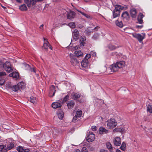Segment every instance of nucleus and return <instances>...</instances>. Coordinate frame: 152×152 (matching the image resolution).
<instances>
[{"mask_svg": "<svg viewBox=\"0 0 152 152\" xmlns=\"http://www.w3.org/2000/svg\"><path fill=\"white\" fill-rule=\"evenodd\" d=\"M118 69L119 68L118 66L116 63H115L110 65V67L107 68L105 66L102 67L100 69V72L102 73H103L107 71L108 73H111L116 72Z\"/></svg>", "mask_w": 152, "mask_h": 152, "instance_id": "nucleus-1", "label": "nucleus"}, {"mask_svg": "<svg viewBox=\"0 0 152 152\" xmlns=\"http://www.w3.org/2000/svg\"><path fill=\"white\" fill-rule=\"evenodd\" d=\"M1 66H3L4 70L8 72H10L13 70L10 63L9 61H6L4 64L0 61V67Z\"/></svg>", "mask_w": 152, "mask_h": 152, "instance_id": "nucleus-2", "label": "nucleus"}, {"mask_svg": "<svg viewBox=\"0 0 152 152\" xmlns=\"http://www.w3.org/2000/svg\"><path fill=\"white\" fill-rule=\"evenodd\" d=\"M117 123L115 119L111 118L107 121V126L109 129H112L117 125Z\"/></svg>", "mask_w": 152, "mask_h": 152, "instance_id": "nucleus-3", "label": "nucleus"}, {"mask_svg": "<svg viewBox=\"0 0 152 152\" xmlns=\"http://www.w3.org/2000/svg\"><path fill=\"white\" fill-rule=\"evenodd\" d=\"M90 64L88 60H83L81 63L80 69L86 71H88V69L90 68Z\"/></svg>", "mask_w": 152, "mask_h": 152, "instance_id": "nucleus-4", "label": "nucleus"}, {"mask_svg": "<svg viewBox=\"0 0 152 152\" xmlns=\"http://www.w3.org/2000/svg\"><path fill=\"white\" fill-rule=\"evenodd\" d=\"M121 6L119 5H117L115 7L113 12V17L115 18L120 15V9H122Z\"/></svg>", "mask_w": 152, "mask_h": 152, "instance_id": "nucleus-5", "label": "nucleus"}, {"mask_svg": "<svg viewBox=\"0 0 152 152\" xmlns=\"http://www.w3.org/2000/svg\"><path fill=\"white\" fill-rule=\"evenodd\" d=\"M70 61L71 64L73 66L78 65L79 64V62L76 58L75 55L70 54L69 55Z\"/></svg>", "mask_w": 152, "mask_h": 152, "instance_id": "nucleus-6", "label": "nucleus"}, {"mask_svg": "<svg viewBox=\"0 0 152 152\" xmlns=\"http://www.w3.org/2000/svg\"><path fill=\"white\" fill-rule=\"evenodd\" d=\"M131 34L134 37L137 39L140 42H141L142 41V40L144 39L145 36L144 33L142 35L140 34L132 33Z\"/></svg>", "mask_w": 152, "mask_h": 152, "instance_id": "nucleus-7", "label": "nucleus"}, {"mask_svg": "<svg viewBox=\"0 0 152 152\" xmlns=\"http://www.w3.org/2000/svg\"><path fill=\"white\" fill-rule=\"evenodd\" d=\"M79 33L78 31L76 29H75L73 31L72 38L73 40L76 41L79 39Z\"/></svg>", "mask_w": 152, "mask_h": 152, "instance_id": "nucleus-8", "label": "nucleus"}, {"mask_svg": "<svg viewBox=\"0 0 152 152\" xmlns=\"http://www.w3.org/2000/svg\"><path fill=\"white\" fill-rule=\"evenodd\" d=\"M95 139V135L91 132H89V134H87V140L89 142H92Z\"/></svg>", "mask_w": 152, "mask_h": 152, "instance_id": "nucleus-9", "label": "nucleus"}, {"mask_svg": "<svg viewBox=\"0 0 152 152\" xmlns=\"http://www.w3.org/2000/svg\"><path fill=\"white\" fill-rule=\"evenodd\" d=\"M62 104L61 101L60 100L53 102L52 104V106L54 109L60 107L61 106Z\"/></svg>", "mask_w": 152, "mask_h": 152, "instance_id": "nucleus-10", "label": "nucleus"}, {"mask_svg": "<svg viewBox=\"0 0 152 152\" xmlns=\"http://www.w3.org/2000/svg\"><path fill=\"white\" fill-rule=\"evenodd\" d=\"M55 87L53 85L51 86L50 88V91L49 92V96L50 97L53 96L55 93Z\"/></svg>", "mask_w": 152, "mask_h": 152, "instance_id": "nucleus-11", "label": "nucleus"}, {"mask_svg": "<svg viewBox=\"0 0 152 152\" xmlns=\"http://www.w3.org/2000/svg\"><path fill=\"white\" fill-rule=\"evenodd\" d=\"M44 39V45L42 47V49H44L45 50L47 51L48 49V46L49 43L48 42L47 39L45 38Z\"/></svg>", "mask_w": 152, "mask_h": 152, "instance_id": "nucleus-12", "label": "nucleus"}, {"mask_svg": "<svg viewBox=\"0 0 152 152\" xmlns=\"http://www.w3.org/2000/svg\"><path fill=\"white\" fill-rule=\"evenodd\" d=\"M114 145L116 146H119L121 144V139L118 137L115 138L113 140Z\"/></svg>", "mask_w": 152, "mask_h": 152, "instance_id": "nucleus-13", "label": "nucleus"}, {"mask_svg": "<svg viewBox=\"0 0 152 152\" xmlns=\"http://www.w3.org/2000/svg\"><path fill=\"white\" fill-rule=\"evenodd\" d=\"M108 48L110 50H113L119 47L118 45H115L112 43L109 44L107 46Z\"/></svg>", "mask_w": 152, "mask_h": 152, "instance_id": "nucleus-14", "label": "nucleus"}, {"mask_svg": "<svg viewBox=\"0 0 152 152\" xmlns=\"http://www.w3.org/2000/svg\"><path fill=\"white\" fill-rule=\"evenodd\" d=\"M9 76L16 79H18L19 77L18 73L16 72H13L11 73L10 74Z\"/></svg>", "mask_w": 152, "mask_h": 152, "instance_id": "nucleus-15", "label": "nucleus"}, {"mask_svg": "<svg viewBox=\"0 0 152 152\" xmlns=\"http://www.w3.org/2000/svg\"><path fill=\"white\" fill-rule=\"evenodd\" d=\"M75 13L72 11H70L67 14V18L69 19H71L74 18L75 16Z\"/></svg>", "mask_w": 152, "mask_h": 152, "instance_id": "nucleus-16", "label": "nucleus"}, {"mask_svg": "<svg viewBox=\"0 0 152 152\" xmlns=\"http://www.w3.org/2000/svg\"><path fill=\"white\" fill-rule=\"evenodd\" d=\"M108 131L102 127H100L99 129V133L101 134H107L108 133Z\"/></svg>", "mask_w": 152, "mask_h": 152, "instance_id": "nucleus-17", "label": "nucleus"}, {"mask_svg": "<svg viewBox=\"0 0 152 152\" xmlns=\"http://www.w3.org/2000/svg\"><path fill=\"white\" fill-rule=\"evenodd\" d=\"M130 13L132 17L133 18H135L136 16L137 11L135 8H133L131 10Z\"/></svg>", "mask_w": 152, "mask_h": 152, "instance_id": "nucleus-18", "label": "nucleus"}, {"mask_svg": "<svg viewBox=\"0 0 152 152\" xmlns=\"http://www.w3.org/2000/svg\"><path fill=\"white\" fill-rule=\"evenodd\" d=\"M118 66L119 69L123 68L125 66V62L124 61H120L116 63Z\"/></svg>", "mask_w": 152, "mask_h": 152, "instance_id": "nucleus-19", "label": "nucleus"}, {"mask_svg": "<svg viewBox=\"0 0 152 152\" xmlns=\"http://www.w3.org/2000/svg\"><path fill=\"white\" fill-rule=\"evenodd\" d=\"M17 85L19 87V89H23L25 88V84L23 82L18 83Z\"/></svg>", "mask_w": 152, "mask_h": 152, "instance_id": "nucleus-20", "label": "nucleus"}, {"mask_svg": "<svg viewBox=\"0 0 152 152\" xmlns=\"http://www.w3.org/2000/svg\"><path fill=\"white\" fill-rule=\"evenodd\" d=\"M75 54L76 56L78 57H82L83 55V52L79 50L75 51Z\"/></svg>", "mask_w": 152, "mask_h": 152, "instance_id": "nucleus-21", "label": "nucleus"}, {"mask_svg": "<svg viewBox=\"0 0 152 152\" xmlns=\"http://www.w3.org/2000/svg\"><path fill=\"white\" fill-rule=\"evenodd\" d=\"M75 103L73 101H70L67 103L68 107L69 109H71L74 106Z\"/></svg>", "mask_w": 152, "mask_h": 152, "instance_id": "nucleus-22", "label": "nucleus"}, {"mask_svg": "<svg viewBox=\"0 0 152 152\" xmlns=\"http://www.w3.org/2000/svg\"><path fill=\"white\" fill-rule=\"evenodd\" d=\"M57 114L58 118L60 119H62L64 117V112L61 110L58 111Z\"/></svg>", "mask_w": 152, "mask_h": 152, "instance_id": "nucleus-23", "label": "nucleus"}, {"mask_svg": "<svg viewBox=\"0 0 152 152\" xmlns=\"http://www.w3.org/2000/svg\"><path fill=\"white\" fill-rule=\"evenodd\" d=\"M0 151L1 152H7L6 146L5 145H0Z\"/></svg>", "mask_w": 152, "mask_h": 152, "instance_id": "nucleus-24", "label": "nucleus"}, {"mask_svg": "<svg viewBox=\"0 0 152 152\" xmlns=\"http://www.w3.org/2000/svg\"><path fill=\"white\" fill-rule=\"evenodd\" d=\"M14 146V144L13 142H9V143L7 145V147H6V149H7V150H10L13 148Z\"/></svg>", "mask_w": 152, "mask_h": 152, "instance_id": "nucleus-25", "label": "nucleus"}, {"mask_svg": "<svg viewBox=\"0 0 152 152\" xmlns=\"http://www.w3.org/2000/svg\"><path fill=\"white\" fill-rule=\"evenodd\" d=\"M19 9L21 11H24L27 10V8L25 4H23L19 7Z\"/></svg>", "mask_w": 152, "mask_h": 152, "instance_id": "nucleus-26", "label": "nucleus"}, {"mask_svg": "<svg viewBox=\"0 0 152 152\" xmlns=\"http://www.w3.org/2000/svg\"><path fill=\"white\" fill-rule=\"evenodd\" d=\"M29 100L33 104L36 103L37 101L36 98L33 96H31Z\"/></svg>", "mask_w": 152, "mask_h": 152, "instance_id": "nucleus-27", "label": "nucleus"}, {"mask_svg": "<svg viewBox=\"0 0 152 152\" xmlns=\"http://www.w3.org/2000/svg\"><path fill=\"white\" fill-rule=\"evenodd\" d=\"M17 85H15L11 87V89L14 91L16 92L19 90V87Z\"/></svg>", "mask_w": 152, "mask_h": 152, "instance_id": "nucleus-28", "label": "nucleus"}, {"mask_svg": "<svg viewBox=\"0 0 152 152\" xmlns=\"http://www.w3.org/2000/svg\"><path fill=\"white\" fill-rule=\"evenodd\" d=\"M80 96V94L79 93H75L73 96V98L75 99L79 98Z\"/></svg>", "mask_w": 152, "mask_h": 152, "instance_id": "nucleus-29", "label": "nucleus"}, {"mask_svg": "<svg viewBox=\"0 0 152 152\" xmlns=\"http://www.w3.org/2000/svg\"><path fill=\"white\" fill-rule=\"evenodd\" d=\"M129 14L128 12L126 11L123 12L121 15V17L124 18H127L129 17Z\"/></svg>", "mask_w": 152, "mask_h": 152, "instance_id": "nucleus-30", "label": "nucleus"}, {"mask_svg": "<svg viewBox=\"0 0 152 152\" xmlns=\"http://www.w3.org/2000/svg\"><path fill=\"white\" fill-rule=\"evenodd\" d=\"M115 23L117 26L120 28H122L123 26V24L122 22H119L118 20L116 21Z\"/></svg>", "mask_w": 152, "mask_h": 152, "instance_id": "nucleus-31", "label": "nucleus"}, {"mask_svg": "<svg viewBox=\"0 0 152 152\" xmlns=\"http://www.w3.org/2000/svg\"><path fill=\"white\" fill-rule=\"evenodd\" d=\"M147 110L148 112L152 113V105H148L147 107Z\"/></svg>", "mask_w": 152, "mask_h": 152, "instance_id": "nucleus-32", "label": "nucleus"}, {"mask_svg": "<svg viewBox=\"0 0 152 152\" xmlns=\"http://www.w3.org/2000/svg\"><path fill=\"white\" fill-rule=\"evenodd\" d=\"M126 144L124 142H123L122 144L120 147V148L123 151H124L126 148Z\"/></svg>", "mask_w": 152, "mask_h": 152, "instance_id": "nucleus-33", "label": "nucleus"}, {"mask_svg": "<svg viewBox=\"0 0 152 152\" xmlns=\"http://www.w3.org/2000/svg\"><path fill=\"white\" fill-rule=\"evenodd\" d=\"M107 148L109 150H112L113 148L111 143L109 142H107L106 144Z\"/></svg>", "mask_w": 152, "mask_h": 152, "instance_id": "nucleus-34", "label": "nucleus"}, {"mask_svg": "<svg viewBox=\"0 0 152 152\" xmlns=\"http://www.w3.org/2000/svg\"><path fill=\"white\" fill-rule=\"evenodd\" d=\"M69 96L68 95H67L62 100V99L61 100V102L62 103H64V102H65L67 100H68L69 99Z\"/></svg>", "mask_w": 152, "mask_h": 152, "instance_id": "nucleus-35", "label": "nucleus"}, {"mask_svg": "<svg viewBox=\"0 0 152 152\" xmlns=\"http://www.w3.org/2000/svg\"><path fill=\"white\" fill-rule=\"evenodd\" d=\"M25 2L27 4L28 6V7H30L32 4L31 3V0H24Z\"/></svg>", "mask_w": 152, "mask_h": 152, "instance_id": "nucleus-36", "label": "nucleus"}, {"mask_svg": "<svg viewBox=\"0 0 152 152\" xmlns=\"http://www.w3.org/2000/svg\"><path fill=\"white\" fill-rule=\"evenodd\" d=\"M17 150L18 152H23L24 148L21 146H19L17 147Z\"/></svg>", "mask_w": 152, "mask_h": 152, "instance_id": "nucleus-37", "label": "nucleus"}, {"mask_svg": "<svg viewBox=\"0 0 152 152\" xmlns=\"http://www.w3.org/2000/svg\"><path fill=\"white\" fill-rule=\"evenodd\" d=\"M82 111L81 110H77L76 112V116L78 118L80 117L82 115Z\"/></svg>", "mask_w": 152, "mask_h": 152, "instance_id": "nucleus-38", "label": "nucleus"}, {"mask_svg": "<svg viewBox=\"0 0 152 152\" xmlns=\"http://www.w3.org/2000/svg\"><path fill=\"white\" fill-rule=\"evenodd\" d=\"M68 26L72 28H75V24L73 22L69 23L68 24Z\"/></svg>", "mask_w": 152, "mask_h": 152, "instance_id": "nucleus-39", "label": "nucleus"}, {"mask_svg": "<svg viewBox=\"0 0 152 152\" xmlns=\"http://www.w3.org/2000/svg\"><path fill=\"white\" fill-rule=\"evenodd\" d=\"M99 35L98 33H95L92 37V38L94 39H96L99 38Z\"/></svg>", "mask_w": 152, "mask_h": 152, "instance_id": "nucleus-40", "label": "nucleus"}, {"mask_svg": "<svg viewBox=\"0 0 152 152\" xmlns=\"http://www.w3.org/2000/svg\"><path fill=\"white\" fill-rule=\"evenodd\" d=\"M86 38L84 36H82L80 39V42L82 43H83L86 40Z\"/></svg>", "mask_w": 152, "mask_h": 152, "instance_id": "nucleus-41", "label": "nucleus"}, {"mask_svg": "<svg viewBox=\"0 0 152 152\" xmlns=\"http://www.w3.org/2000/svg\"><path fill=\"white\" fill-rule=\"evenodd\" d=\"M91 55L90 54H87L86 56L83 60H88V59L91 57Z\"/></svg>", "mask_w": 152, "mask_h": 152, "instance_id": "nucleus-42", "label": "nucleus"}, {"mask_svg": "<svg viewBox=\"0 0 152 152\" xmlns=\"http://www.w3.org/2000/svg\"><path fill=\"white\" fill-rule=\"evenodd\" d=\"M81 14L82 15H83L85 16L87 18L89 19L91 18V16L90 15H89L87 14H86L83 13V12H81Z\"/></svg>", "mask_w": 152, "mask_h": 152, "instance_id": "nucleus-43", "label": "nucleus"}, {"mask_svg": "<svg viewBox=\"0 0 152 152\" xmlns=\"http://www.w3.org/2000/svg\"><path fill=\"white\" fill-rule=\"evenodd\" d=\"M90 29V27L88 28L86 30V33L87 34H90L91 32V30Z\"/></svg>", "mask_w": 152, "mask_h": 152, "instance_id": "nucleus-44", "label": "nucleus"}, {"mask_svg": "<svg viewBox=\"0 0 152 152\" xmlns=\"http://www.w3.org/2000/svg\"><path fill=\"white\" fill-rule=\"evenodd\" d=\"M6 75V73L4 72H0V77H1L2 76Z\"/></svg>", "mask_w": 152, "mask_h": 152, "instance_id": "nucleus-45", "label": "nucleus"}, {"mask_svg": "<svg viewBox=\"0 0 152 152\" xmlns=\"http://www.w3.org/2000/svg\"><path fill=\"white\" fill-rule=\"evenodd\" d=\"M144 15L142 13H140L138 17V18L142 19L144 17Z\"/></svg>", "mask_w": 152, "mask_h": 152, "instance_id": "nucleus-46", "label": "nucleus"}, {"mask_svg": "<svg viewBox=\"0 0 152 152\" xmlns=\"http://www.w3.org/2000/svg\"><path fill=\"white\" fill-rule=\"evenodd\" d=\"M5 82L4 79H0V86L3 85Z\"/></svg>", "mask_w": 152, "mask_h": 152, "instance_id": "nucleus-47", "label": "nucleus"}, {"mask_svg": "<svg viewBox=\"0 0 152 152\" xmlns=\"http://www.w3.org/2000/svg\"><path fill=\"white\" fill-rule=\"evenodd\" d=\"M81 152H88V151L86 150V147H84L82 148V149Z\"/></svg>", "mask_w": 152, "mask_h": 152, "instance_id": "nucleus-48", "label": "nucleus"}, {"mask_svg": "<svg viewBox=\"0 0 152 152\" xmlns=\"http://www.w3.org/2000/svg\"><path fill=\"white\" fill-rule=\"evenodd\" d=\"M137 21L138 23L140 24H142L143 22L142 19L137 18Z\"/></svg>", "mask_w": 152, "mask_h": 152, "instance_id": "nucleus-49", "label": "nucleus"}, {"mask_svg": "<svg viewBox=\"0 0 152 152\" xmlns=\"http://www.w3.org/2000/svg\"><path fill=\"white\" fill-rule=\"evenodd\" d=\"M90 54L92 55V56H96V53L94 51H91Z\"/></svg>", "mask_w": 152, "mask_h": 152, "instance_id": "nucleus-50", "label": "nucleus"}, {"mask_svg": "<svg viewBox=\"0 0 152 152\" xmlns=\"http://www.w3.org/2000/svg\"><path fill=\"white\" fill-rule=\"evenodd\" d=\"M43 26H44L43 24H42L39 27L40 30L41 31H43Z\"/></svg>", "mask_w": 152, "mask_h": 152, "instance_id": "nucleus-51", "label": "nucleus"}, {"mask_svg": "<svg viewBox=\"0 0 152 152\" xmlns=\"http://www.w3.org/2000/svg\"><path fill=\"white\" fill-rule=\"evenodd\" d=\"M29 70H30V71L31 72H34V73H36V70H35V69L34 68H30Z\"/></svg>", "mask_w": 152, "mask_h": 152, "instance_id": "nucleus-52", "label": "nucleus"}, {"mask_svg": "<svg viewBox=\"0 0 152 152\" xmlns=\"http://www.w3.org/2000/svg\"><path fill=\"white\" fill-rule=\"evenodd\" d=\"M77 117L75 115V116H74L73 118V119L72 120V121L73 122H75L76 120L77 119Z\"/></svg>", "mask_w": 152, "mask_h": 152, "instance_id": "nucleus-53", "label": "nucleus"}, {"mask_svg": "<svg viewBox=\"0 0 152 152\" xmlns=\"http://www.w3.org/2000/svg\"><path fill=\"white\" fill-rule=\"evenodd\" d=\"M25 67L27 68V69H29L30 68H31L30 67V66L28 64H26L25 65Z\"/></svg>", "mask_w": 152, "mask_h": 152, "instance_id": "nucleus-54", "label": "nucleus"}, {"mask_svg": "<svg viewBox=\"0 0 152 152\" xmlns=\"http://www.w3.org/2000/svg\"><path fill=\"white\" fill-rule=\"evenodd\" d=\"M91 129L93 131H95L96 130V127L95 126H92L91 127Z\"/></svg>", "mask_w": 152, "mask_h": 152, "instance_id": "nucleus-55", "label": "nucleus"}, {"mask_svg": "<svg viewBox=\"0 0 152 152\" xmlns=\"http://www.w3.org/2000/svg\"><path fill=\"white\" fill-rule=\"evenodd\" d=\"M142 27H143L142 25H141V26L137 25L136 26V28H141Z\"/></svg>", "mask_w": 152, "mask_h": 152, "instance_id": "nucleus-56", "label": "nucleus"}, {"mask_svg": "<svg viewBox=\"0 0 152 152\" xmlns=\"http://www.w3.org/2000/svg\"><path fill=\"white\" fill-rule=\"evenodd\" d=\"M117 54H118L117 52H114L112 53H111V55H117Z\"/></svg>", "mask_w": 152, "mask_h": 152, "instance_id": "nucleus-57", "label": "nucleus"}, {"mask_svg": "<svg viewBox=\"0 0 152 152\" xmlns=\"http://www.w3.org/2000/svg\"><path fill=\"white\" fill-rule=\"evenodd\" d=\"M29 151V149H24V151H23V152H28Z\"/></svg>", "mask_w": 152, "mask_h": 152, "instance_id": "nucleus-58", "label": "nucleus"}, {"mask_svg": "<svg viewBox=\"0 0 152 152\" xmlns=\"http://www.w3.org/2000/svg\"><path fill=\"white\" fill-rule=\"evenodd\" d=\"M99 28V27L98 26H96V27H95L94 29V30H96V31L97 30H98V29Z\"/></svg>", "mask_w": 152, "mask_h": 152, "instance_id": "nucleus-59", "label": "nucleus"}, {"mask_svg": "<svg viewBox=\"0 0 152 152\" xmlns=\"http://www.w3.org/2000/svg\"><path fill=\"white\" fill-rule=\"evenodd\" d=\"M100 152H106V151L103 149H102L100 150Z\"/></svg>", "mask_w": 152, "mask_h": 152, "instance_id": "nucleus-60", "label": "nucleus"}, {"mask_svg": "<svg viewBox=\"0 0 152 152\" xmlns=\"http://www.w3.org/2000/svg\"><path fill=\"white\" fill-rule=\"evenodd\" d=\"M48 48H49L51 49V50H52V47L51 46V45H50V44H49V45L48 46Z\"/></svg>", "mask_w": 152, "mask_h": 152, "instance_id": "nucleus-61", "label": "nucleus"}, {"mask_svg": "<svg viewBox=\"0 0 152 152\" xmlns=\"http://www.w3.org/2000/svg\"><path fill=\"white\" fill-rule=\"evenodd\" d=\"M16 1L19 3H21L22 1V0H16Z\"/></svg>", "mask_w": 152, "mask_h": 152, "instance_id": "nucleus-62", "label": "nucleus"}, {"mask_svg": "<svg viewBox=\"0 0 152 152\" xmlns=\"http://www.w3.org/2000/svg\"><path fill=\"white\" fill-rule=\"evenodd\" d=\"M121 152V151H120V150H119V149H117L116 150V152Z\"/></svg>", "mask_w": 152, "mask_h": 152, "instance_id": "nucleus-63", "label": "nucleus"}, {"mask_svg": "<svg viewBox=\"0 0 152 152\" xmlns=\"http://www.w3.org/2000/svg\"><path fill=\"white\" fill-rule=\"evenodd\" d=\"M75 152H80V150L79 149H77L76 150V151Z\"/></svg>", "mask_w": 152, "mask_h": 152, "instance_id": "nucleus-64", "label": "nucleus"}]
</instances>
